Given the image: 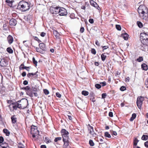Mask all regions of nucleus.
<instances>
[{"mask_svg":"<svg viewBox=\"0 0 148 148\" xmlns=\"http://www.w3.org/2000/svg\"><path fill=\"white\" fill-rule=\"evenodd\" d=\"M141 42L142 44L141 49L145 51L148 46V35L145 33H142L140 35Z\"/></svg>","mask_w":148,"mask_h":148,"instance_id":"1","label":"nucleus"},{"mask_svg":"<svg viewBox=\"0 0 148 148\" xmlns=\"http://www.w3.org/2000/svg\"><path fill=\"white\" fill-rule=\"evenodd\" d=\"M30 8V4L28 2L22 1L19 2L17 7V9L22 11H25Z\"/></svg>","mask_w":148,"mask_h":148,"instance_id":"2","label":"nucleus"},{"mask_svg":"<svg viewBox=\"0 0 148 148\" xmlns=\"http://www.w3.org/2000/svg\"><path fill=\"white\" fill-rule=\"evenodd\" d=\"M39 48L36 47V49L37 52L41 53H44L46 50V46L43 43H40L39 45Z\"/></svg>","mask_w":148,"mask_h":148,"instance_id":"3","label":"nucleus"},{"mask_svg":"<svg viewBox=\"0 0 148 148\" xmlns=\"http://www.w3.org/2000/svg\"><path fill=\"white\" fill-rule=\"evenodd\" d=\"M31 133L34 138L39 135V131L37 129V127L34 125L32 126L31 128Z\"/></svg>","mask_w":148,"mask_h":148,"instance_id":"4","label":"nucleus"},{"mask_svg":"<svg viewBox=\"0 0 148 148\" xmlns=\"http://www.w3.org/2000/svg\"><path fill=\"white\" fill-rule=\"evenodd\" d=\"M21 89L23 90H25L26 91V93L27 95L30 97H33L32 93L31 90H30V87L29 86L22 88Z\"/></svg>","mask_w":148,"mask_h":148,"instance_id":"5","label":"nucleus"},{"mask_svg":"<svg viewBox=\"0 0 148 148\" xmlns=\"http://www.w3.org/2000/svg\"><path fill=\"white\" fill-rule=\"evenodd\" d=\"M59 7L56 6L51 7L50 8V12L52 14H56L59 13Z\"/></svg>","mask_w":148,"mask_h":148,"instance_id":"6","label":"nucleus"},{"mask_svg":"<svg viewBox=\"0 0 148 148\" xmlns=\"http://www.w3.org/2000/svg\"><path fill=\"white\" fill-rule=\"evenodd\" d=\"M143 100L144 98L141 96L138 97L137 98V105L139 109H140L141 108V106Z\"/></svg>","mask_w":148,"mask_h":148,"instance_id":"7","label":"nucleus"},{"mask_svg":"<svg viewBox=\"0 0 148 148\" xmlns=\"http://www.w3.org/2000/svg\"><path fill=\"white\" fill-rule=\"evenodd\" d=\"M60 16H63L67 15V12L66 10L63 8L59 7V13Z\"/></svg>","mask_w":148,"mask_h":148,"instance_id":"8","label":"nucleus"},{"mask_svg":"<svg viewBox=\"0 0 148 148\" xmlns=\"http://www.w3.org/2000/svg\"><path fill=\"white\" fill-rule=\"evenodd\" d=\"M30 90H31L33 96V95L35 97H37L38 95V94L37 93V92L38 91V90L37 89L36 86H32L31 88H30Z\"/></svg>","mask_w":148,"mask_h":148,"instance_id":"9","label":"nucleus"},{"mask_svg":"<svg viewBox=\"0 0 148 148\" xmlns=\"http://www.w3.org/2000/svg\"><path fill=\"white\" fill-rule=\"evenodd\" d=\"M88 131H89V133L92 135V136L94 137L96 136V134L95 133L92 127L90 125H88Z\"/></svg>","mask_w":148,"mask_h":148,"instance_id":"10","label":"nucleus"},{"mask_svg":"<svg viewBox=\"0 0 148 148\" xmlns=\"http://www.w3.org/2000/svg\"><path fill=\"white\" fill-rule=\"evenodd\" d=\"M9 23L11 26H15L16 24L17 21L15 19L12 18L10 21Z\"/></svg>","mask_w":148,"mask_h":148,"instance_id":"11","label":"nucleus"},{"mask_svg":"<svg viewBox=\"0 0 148 148\" xmlns=\"http://www.w3.org/2000/svg\"><path fill=\"white\" fill-rule=\"evenodd\" d=\"M7 40L8 42L10 44L12 43L14 39L13 37L11 35H9L7 38Z\"/></svg>","mask_w":148,"mask_h":148,"instance_id":"12","label":"nucleus"},{"mask_svg":"<svg viewBox=\"0 0 148 148\" xmlns=\"http://www.w3.org/2000/svg\"><path fill=\"white\" fill-rule=\"evenodd\" d=\"M61 132L62 136H68L69 134L68 132L65 129H62L61 130Z\"/></svg>","mask_w":148,"mask_h":148,"instance_id":"13","label":"nucleus"},{"mask_svg":"<svg viewBox=\"0 0 148 148\" xmlns=\"http://www.w3.org/2000/svg\"><path fill=\"white\" fill-rule=\"evenodd\" d=\"M11 118L12 120V123H15L16 122L17 119L15 115H14L12 116Z\"/></svg>","mask_w":148,"mask_h":148,"instance_id":"14","label":"nucleus"},{"mask_svg":"<svg viewBox=\"0 0 148 148\" xmlns=\"http://www.w3.org/2000/svg\"><path fill=\"white\" fill-rule=\"evenodd\" d=\"M141 68L143 70L147 71L148 69V66L145 63H143L141 65Z\"/></svg>","mask_w":148,"mask_h":148,"instance_id":"15","label":"nucleus"},{"mask_svg":"<svg viewBox=\"0 0 148 148\" xmlns=\"http://www.w3.org/2000/svg\"><path fill=\"white\" fill-rule=\"evenodd\" d=\"M142 6H140L138 8V13L140 14H144L145 13V11L142 9Z\"/></svg>","mask_w":148,"mask_h":148,"instance_id":"16","label":"nucleus"},{"mask_svg":"<svg viewBox=\"0 0 148 148\" xmlns=\"http://www.w3.org/2000/svg\"><path fill=\"white\" fill-rule=\"evenodd\" d=\"M90 5L92 6L95 7V8H97V7H99L97 4L93 0H90Z\"/></svg>","mask_w":148,"mask_h":148,"instance_id":"17","label":"nucleus"},{"mask_svg":"<svg viewBox=\"0 0 148 148\" xmlns=\"http://www.w3.org/2000/svg\"><path fill=\"white\" fill-rule=\"evenodd\" d=\"M5 2L8 4V5L10 7H12V3L14 2L13 0H6Z\"/></svg>","mask_w":148,"mask_h":148,"instance_id":"18","label":"nucleus"},{"mask_svg":"<svg viewBox=\"0 0 148 148\" xmlns=\"http://www.w3.org/2000/svg\"><path fill=\"white\" fill-rule=\"evenodd\" d=\"M53 34L57 38H58L60 36L59 33L56 30L53 31Z\"/></svg>","mask_w":148,"mask_h":148,"instance_id":"19","label":"nucleus"},{"mask_svg":"<svg viewBox=\"0 0 148 148\" xmlns=\"http://www.w3.org/2000/svg\"><path fill=\"white\" fill-rule=\"evenodd\" d=\"M122 36L125 40H127L128 38L129 35L125 33L122 34Z\"/></svg>","mask_w":148,"mask_h":148,"instance_id":"20","label":"nucleus"},{"mask_svg":"<svg viewBox=\"0 0 148 148\" xmlns=\"http://www.w3.org/2000/svg\"><path fill=\"white\" fill-rule=\"evenodd\" d=\"M62 137L63 138V142L69 141L68 135L62 136Z\"/></svg>","mask_w":148,"mask_h":148,"instance_id":"21","label":"nucleus"},{"mask_svg":"<svg viewBox=\"0 0 148 148\" xmlns=\"http://www.w3.org/2000/svg\"><path fill=\"white\" fill-rule=\"evenodd\" d=\"M136 114L135 113H133L132 115V117L130 118V121H133L134 119L136 118Z\"/></svg>","mask_w":148,"mask_h":148,"instance_id":"22","label":"nucleus"},{"mask_svg":"<svg viewBox=\"0 0 148 148\" xmlns=\"http://www.w3.org/2000/svg\"><path fill=\"white\" fill-rule=\"evenodd\" d=\"M3 132L4 133L6 134V135L7 136H9L10 134V132L6 129H4L3 130Z\"/></svg>","mask_w":148,"mask_h":148,"instance_id":"23","label":"nucleus"},{"mask_svg":"<svg viewBox=\"0 0 148 148\" xmlns=\"http://www.w3.org/2000/svg\"><path fill=\"white\" fill-rule=\"evenodd\" d=\"M30 67L29 66H24V64H22L19 67V69L20 70H22L25 69H26V68H30Z\"/></svg>","mask_w":148,"mask_h":148,"instance_id":"24","label":"nucleus"},{"mask_svg":"<svg viewBox=\"0 0 148 148\" xmlns=\"http://www.w3.org/2000/svg\"><path fill=\"white\" fill-rule=\"evenodd\" d=\"M69 141L63 142L64 144L63 147L64 148H66L69 145Z\"/></svg>","mask_w":148,"mask_h":148,"instance_id":"25","label":"nucleus"},{"mask_svg":"<svg viewBox=\"0 0 148 148\" xmlns=\"http://www.w3.org/2000/svg\"><path fill=\"white\" fill-rule=\"evenodd\" d=\"M105 53H103L101 55V58L102 61H104L106 57V55H105Z\"/></svg>","mask_w":148,"mask_h":148,"instance_id":"26","label":"nucleus"},{"mask_svg":"<svg viewBox=\"0 0 148 148\" xmlns=\"http://www.w3.org/2000/svg\"><path fill=\"white\" fill-rule=\"evenodd\" d=\"M139 140L136 138H135L134 140V146H136L137 145L138 143V142Z\"/></svg>","mask_w":148,"mask_h":148,"instance_id":"27","label":"nucleus"},{"mask_svg":"<svg viewBox=\"0 0 148 148\" xmlns=\"http://www.w3.org/2000/svg\"><path fill=\"white\" fill-rule=\"evenodd\" d=\"M141 139L142 140H146L148 139V136L143 135Z\"/></svg>","mask_w":148,"mask_h":148,"instance_id":"28","label":"nucleus"},{"mask_svg":"<svg viewBox=\"0 0 148 148\" xmlns=\"http://www.w3.org/2000/svg\"><path fill=\"white\" fill-rule=\"evenodd\" d=\"M104 136L105 137L108 138H110L111 136L108 132H106L104 133Z\"/></svg>","mask_w":148,"mask_h":148,"instance_id":"29","label":"nucleus"},{"mask_svg":"<svg viewBox=\"0 0 148 148\" xmlns=\"http://www.w3.org/2000/svg\"><path fill=\"white\" fill-rule=\"evenodd\" d=\"M143 58L142 56H139L138 58L136 60L139 62H140L143 61Z\"/></svg>","mask_w":148,"mask_h":148,"instance_id":"30","label":"nucleus"},{"mask_svg":"<svg viewBox=\"0 0 148 148\" xmlns=\"http://www.w3.org/2000/svg\"><path fill=\"white\" fill-rule=\"evenodd\" d=\"M82 95L84 96H87L88 94V92L86 91L83 90L82 91Z\"/></svg>","mask_w":148,"mask_h":148,"instance_id":"31","label":"nucleus"},{"mask_svg":"<svg viewBox=\"0 0 148 148\" xmlns=\"http://www.w3.org/2000/svg\"><path fill=\"white\" fill-rule=\"evenodd\" d=\"M137 23L139 27L141 28L143 27V24L140 22L138 21L137 22Z\"/></svg>","mask_w":148,"mask_h":148,"instance_id":"32","label":"nucleus"},{"mask_svg":"<svg viewBox=\"0 0 148 148\" xmlns=\"http://www.w3.org/2000/svg\"><path fill=\"white\" fill-rule=\"evenodd\" d=\"M7 51L10 53H12L13 52L12 50L10 47H8L7 49Z\"/></svg>","mask_w":148,"mask_h":148,"instance_id":"33","label":"nucleus"},{"mask_svg":"<svg viewBox=\"0 0 148 148\" xmlns=\"http://www.w3.org/2000/svg\"><path fill=\"white\" fill-rule=\"evenodd\" d=\"M33 38L35 40L38 41V43H40V42H41V41L40 39H39L36 36H33Z\"/></svg>","mask_w":148,"mask_h":148,"instance_id":"34","label":"nucleus"},{"mask_svg":"<svg viewBox=\"0 0 148 148\" xmlns=\"http://www.w3.org/2000/svg\"><path fill=\"white\" fill-rule=\"evenodd\" d=\"M32 61L34 65H35V66H36L37 64V62L35 60V59L34 57L33 58Z\"/></svg>","mask_w":148,"mask_h":148,"instance_id":"35","label":"nucleus"},{"mask_svg":"<svg viewBox=\"0 0 148 148\" xmlns=\"http://www.w3.org/2000/svg\"><path fill=\"white\" fill-rule=\"evenodd\" d=\"M89 143L90 145L91 146H94V145H95L93 142L91 140H89Z\"/></svg>","mask_w":148,"mask_h":148,"instance_id":"36","label":"nucleus"},{"mask_svg":"<svg viewBox=\"0 0 148 148\" xmlns=\"http://www.w3.org/2000/svg\"><path fill=\"white\" fill-rule=\"evenodd\" d=\"M62 139V138L61 137H58L54 139V141L57 142L58 141Z\"/></svg>","mask_w":148,"mask_h":148,"instance_id":"37","label":"nucleus"},{"mask_svg":"<svg viewBox=\"0 0 148 148\" xmlns=\"http://www.w3.org/2000/svg\"><path fill=\"white\" fill-rule=\"evenodd\" d=\"M95 87L97 89H99L101 88V86L100 84H97L95 85Z\"/></svg>","mask_w":148,"mask_h":148,"instance_id":"38","label":"nucleus"},{"mask_svg":"<svg viewBox=\"0 0 148 148\" xmlns=\"http://www.w3.org/2000/svg\"><path fill=\"white\" fill-rule=\"evenodd\" d=\"M43 91L44 93L46 95H47L49 93V91L46 89H44Z\"/></svg>","mask_w":148,"mask_h":148,"instance_id":"39","label":"nucleus"},{"mask_svg":"<svg viewBox=\"0 0 148 148\" xmlns=\"http://www.w3.org/2000/svg\"><path fill=\"white\" fill-rule=\"evenodd\" d=\"M45 142H46L47 143H49L51 142V141L49 140V138L46 137L45 138Z\"/></svg>","mask_w":148,"mask_h":148,"instance_id":"40","label":"nucleus"},{"mask_svg":"<svg viewBox=\"0 0 148 148\" xmlns=\"http://www.w3.org/2000/svg\"><path fill=\"white\" fill-rule=\"evenodd\" d=\"M91 53L94 54L95 55L96 54V51L94 49H92L91 50Z\"/></svg>","mask_w":148,"mask_h":148,"instance_id":"41","label":"nucleus"},{"mask_svg":"<svg viewBox=\"0 0 148 148\" xmlns=\"http://www.w3.org/2000/svg\"><path fill=\"white\" fill-rule=\"evenodd\" d=\"M116 28L118 30H121V27L119 25H116Z\"/></svg>","mask_w":148,"mask_h":148,"instance_id":"42","label":"nucleus"},{"mask_svg":"<svg viewBox=\"0 0 148 148\" xmlns=\"http://www.w3.org/2000/svg\"><path fill=\"white\" fill-rule=\"evenodd\" d=\"M126 89V88L124 86H122L120 88V90L122 91H124Z\"/></svg>","mask_w":148,"mask_h":148,"instance_id":"43","label":"nucleus"},{"mask_svg":"<svg viewBox=\"0 0 148 148\" xmlns=\"http://www.w3.org/2000/svg\"><path fill=\"white\" fill-rule=\"evenodd\" d=\"M38 72V71H37L35 73H31V75H32V76H35L36 75V77H37L38 76V75L37 74V73Z\"/></svg>","mask_w":148,"mask_h":148,"instance_id":"44","label":"nucleus"},{"mask_svg":"<svg viewBox=\"0 0 148 148\" xmlns=\"http://www.w3.org/2000/svg\"><path fill=\"white\" fill-rule=\"evenodd\" d=\"M102 48H103V51H104V50L108 48V46H102Z\"/></svg>","mask_w":148,"mask_h":148,"instance_id":"45","label":"nucleus"},{"mask_svg":"<svg viewBox=\"0 0 148 148\" xmlns=\"http://www.w3.org/2000/svg\"><path fill=\"white\" fill-rule=\"evenodd\" d=\"M107 96V95L106 93H103L102 94V98L103 99L105 98Z\"/></svg>","mask_w":148,"mask_h":148,"instance_id":"46","label":"nucleus"},{"mask_svg":"<svg viewBox=\"0 0 148 148\" xmlns=\"http://www.w3.org/2000/svg\"><path fill=\"white\" fill-rule=\"evenodd\" d=\"M46 33L44 32H42L41 33L40 35L42 37H44L46 35Z\"/></svg>","mask_w":148,"mask_h":148,"instance_id":"47","label":"nucleus"},{"mask_svg":"<svg viewBox=\"0 0 148 148\" xmlns=\"http://www.w3.org/2000/svg\"><path fill=\"white\" fill-rule=\"evenodd\" d=\"M4 141V139L3 137L1 136L0 137V143H1Z\"/></svg>","mask_w":148,"mask_h":148,"instance_id":"48","label":"nucleus"},{"mask_svg":"<svg viewBox=\"0 0 148 148\" xmlns=\"http://www.w3.org/2000/svg\"><path fill=\"white\" fill-rule=\"evenodd\" d=\"M56 96L59 98H60L61 97V95L59 92H57L56 94Z\"/></svg>","mask_w":148,"mask_h":148,"instance_id":"49","label":"nucleus"},{"mask_svg":"<svg viewBox=\"0 0 148 148\" xmlns=\"http://www.w3.org/2000/svg\"><path fill=\"white\" fill-rule=\"evenodd\" d=\"M3 144H2L1 145H0V148H8L7 147H8V145L6 147H5L3 145Z\"/></svg>","mask_w":148,"mask_h":148,"instance_id":"50","label":"nucleus"},{"mask_svg":"<svg viewBox=\"0 0 148 148\" xmlns=\"http://www.w3.org/2000/svg\"><path fill=\"white\" fill-rule=\"evenodd\" d=\"M84 30V27H81L80 29V32L83 33Z\"/></svg>","mask_w":148,"mask_h":148,"instance_id":"51","label":"nucleus"},{"mask_svg":"<svg viewBox=\"0 0 148 148\" xmlns=\"http://www.w3.org/2000/svg\"><path fill=\"white\" fill-rule=\"evenodd\" d=\"M5 62L4 61V60H1L0 62V64L2 66H5V65L4 64H3L2 62Z\"/></svg>","mask_w":148,"mask_h":148,"instance_id":"52","label":"nucleus"},{"mask_svg":"<svg viewBox=\"0 0 148 148\" xmlns=\"http://www.w3.org/2000/svg\"><path fill=\"white\" fill-rule=\"evenodd\" d=\"M109 116L110 117H112L113 116V113L111 112H110L109 113Z\"/></svg>","mask_w":148,"mask_h":148,"instance_id":"53","label":"nucleus"},{"mask_svg":"<svg viewBox=\"0 0 148 148\" xmlns=\"http://www.w3.org/2000/svg\"><path fill=\"white\" fill-rule=\"evenodd\" d=\"M100 84H102V86H105L106 84V82H101L100 83Z\"/></svg>","mask_w":148,"mask_h":148,"instance_id":"54","label":"nucleus"},{"mask_svg":"<svg viewBox=\"0 0 148 148\" xmlns=\"http://www.w3.org/2000/svg\"><path fill=\"white\" fill-rule=\"evenodd\" d=\"M89 22L91 24H92L94 23V20L93 19H90L89 20Z\"/></svg>","mask_w":148,"mask_h":148,"instance_id":"55","label":"nucleus"},{"mask_svg":"<svg viewBox=\"0 0 148 148\" xmlns=\"http://www.w3.org/2000/svg\"><path fill=\"white\" fill-rule=\"evenodd\" d=\"M23 84L24 85H27L28 84V82L27 81V80H25L24 81V82H23Z\"/></svg>","mask_w":148,"mask_h":148,"instance_id":"56","label":"nucleus"},{"mask_svg":"<svg viewBox=\"0 0 148 148\" xmlns=\"http://www.w3.org/2000/svg\"><path fill=\"white\" fill-rule=\"evenodd\" d=\"M99 141L100 142V143L102 144L103 143V140L102 138H99Z\"/></svg>","mask_w":148,"mask_h":148,"instance_id":"57","label":"nucleus"},{"mask_svg":"<svg viewBox=\"0 0 148 148\" xmlns=\"http://www.w3.org/2000/svg\"><path fill=\"white\" fill-rule=\"evenodd\" d=\"M95 44L97 46H100V43L97 40H96L95 42Z\"/></svg>","mask_w":148,"mask_h":148,"instance_id":"58","label":"nucleus"},{"mask_svg":"<svg viewBox=\"0 0 148 148\" xmlns=\"http://www.w3.org/2000/svg\"><path fill=\"white\" fill-rule=\"evenodd\" d=\"M146 87L148 88V80H147L145 82Z\"/></svg>","mask_w":148,"mask_h":148,"instance_id":"59","label":"nucleus"},{"mask_svg":"<svg viewBox=\"0 0 148 148\" xmlns=\"http://www.w3.org/2000/svg\"><path fill=\"white\" fill-rule=\"evenodd\" d=\"M145 145L146 147H148V140L145 143Z\"/></svg>","mask_w":148,"mask_h":148,"instance_id":"60","label":"nucleus"},{"mask_svg":"<svg viewBox=\"0 0 148 148\" xmlns=\"http://www.w3.org/2000/svg\"><path fill=\"white\" fill-rule=\"evenodd\" d=\"M112 134L114 136H116L117 135V133L116 131H113Z\"/></svg>","mask_w":148,"mask_h":148,"instance_id":"61","label":"nucleus"},{"mask_svg":"<svg viewBox=\"0 0 148 148\" xmlns=\"http://www.w3.org/2000/svg\"><path fill=\"white\" fill-rule=\"evenodd\" d=\"M26 73L25 72H23L22 74V75L23 77H24L26 75Z\"/></svg>","mask_w":148,"mask_h":148,"instance_id":"62","label":"nucleus"},{"mask_svg":"<svg viewBox=\"0 0 148 148\" xmlns=\"http://www.w3.org/2000/svg\"><path fill=\"white\" fill-rule=\"evenodd\" d=\"M18 108H20L21 107V105L18 103H16V104Z\"/></svg>","mask_w":148,"mask_h":148,"instance_id":"63","label":"nucleus"},{"mask_svg":"<svg viewBox=\"0 0 148 148\" xmlns=\"http://www.w3.org/2000/svg\"><path fill=\"white\" fill-rule=\"evenodd\" d=\"M17 106L16 105H16L13 106V108L14 109L16 110L17 109V108H18L17 107Z\"/></svg>","mask_w":148,"mask_h":148,"instance_id":"64","label":"nucleus"}]
</instances>
